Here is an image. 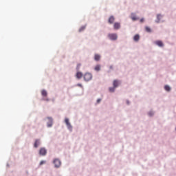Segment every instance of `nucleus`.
<instances>
[{"label": "nucleus", "instance_id": "nucleus-1", "mask_svg": "<svg viewBox=\"0 0 176 176\" xmlns=\"http://www.w3.org/2000/svg\"><path fill=\"white\" fill-rule=\"evenodd\" d=\"M91 79H93V76L91 75V74L86 73L84 75V80H85V82H89V80H91Z\"/></svg>", "mask_w": 176, "mask_h": 176}, {"label": "nucleus", "instance_id": "nucleus-2", "mask_svg": "<svg viewBox=\"0 0 176 176\" xmlns=\"http://www.w3.org/2000/svg\"><path fill=\"white\" fill-rule=\"evenodd\" d=\"M47 153V150L45 148V147H42L39 150V155L40 156H46V154Z\"/></svg>", "mask_w": 176, "mask_h": 176}, {"label": "nucleus", "instance_id": "nucleus-3", "mask_svg": "<svg viewBox=\"0 0 176 176\" xmlns=\"http://www.w3.org/2000/svg\"><path fill=\"white\" fill-rule=\"evenodd\" d=\"M108 37L111 41H116L118 39V34H109Z\"/></svg>", "mask_w": 176, "mask_h": 176}, {"label": "nucleus", "instance_id": "nucleus-4", "mask_svg": "<svg viewBox=\"0 0 176 176\" xmlns=\"http://www.w3.org/2000/svg\"><path fill=\"white\" fill-rule=\"evenodd\" d=\"M65 123L66 124L67 127L69 130H72V125H71V123L69 122V119L65 118Z\"/></svg>", "mask_w": 176, "mask_h": 176}, {"label": "nucleus", "instance_id": "nucleus-5", "mask_svg": "<svg viewBox=\"0 0 176 176\" xmlns=\"http://www.w3.org/2000/svg\"><path fill=\"white\" fill-rule=\"evenodd\" d=\"M54 166L56 167V168H58V167L61 166V161H60V160L58 159H55L54 160Z\"/></svg>", "mask_w": 176, "mask_h": 176}, {"label": "nucleus", "instance_id": "nucleus-6", "mask_svg": "<svg viewBox=\"0 0 176 176\" xmlns=\"http://www.w3.org/2000/svg\"><path fill=\"white\" fill-rule=\"evenodd\" d=\"M49 122H47V127H52L53 126V118L48 117Z\"/></svg>", "mask_w": 176, "mask_h": 176}, {"label": "nucleus", "instance_id": "nucleus-7", "mask_svg": "<svg viewBox=\"0 0 176 176\" xmlns=\"http://www.w3.org/2000/svg\"><path fill=\"white\" fill-rule=\"evenodd\" d=\"M155 45H157L160 47H163L164 46V45L163 44V42L162 41H155Z\"/></svg>", "mask_w": 176, "mask_h": 176}, {"label": "nucleus", "instance_id": "nucleus-8", "mask_svg": "<svg viewBox=\"0 0 176 176\" xmlns=\"http://www.w3.org/2000/svg\"><path fill=\"white\" fill-rule=\"evenodd\" d=\"M39 145H41V140L39 139H37L35 140L34 146V148H37L38 146H39Z\"/></svg>", "mask_w": 176, "mask_h": 176}, {"label": "nucleus", "instance_id": "nucleus-9", "mask_svg": "<svg viewBox=\"0 0 176 176\" xmlns=\"http://www.w3.org/2000/svg\"><path fill=\"white\" fill-rule=\"evenodd\" d=\"M113 28L114 30H119V28H120V23L119 22L115 23L113 25Z\"/></svg>", "mask_w": 176, "mask_h": 176}, {"label": "nucleus", "instance_id": "nucleus-10", "mask_svg": "<svg viewBox=\"0 0 176 176\" xmlns=\"http://www.w3.org/2000/svg\"><path fill=\"white\" fill-rule=\"evenodd\" d=\"M114 21H115V17H113V16H111L109 18L108 22L109 24H113Z\"/></svg>", "mask_w": 176, "mask_h": 176}, {"label": "nucleus", "instance_id": "nucleus-11", "mask_svg": "<svg viewBox=\"0 0 176 176\" xmlns=\"http://www.w3.org/2000/svg\"><path fill=\"white\" fill-rule=\"evenodd\" d=\"M76 76L77 79H80L83 76V74H82V72H78L76 73Z\"/></svg>", "mask_w": 176, "mask_h": 176}, {"label": "nucleus", "instance_id": "nucleus-12", "mask_svg": "<svg viewBox=\"0 0 176 176\" xmlns=\"http://www.w3.org/2000/svg\"><path fill=\"white\" fill-rule=\"evenodd\" d=\"M100 58H101V56L98 54H96L94 56V60L95 61H100Z\"/></svg>", "mask_w": 176, "mask_h": 176}, {"label": "nucleus", "instance_id": "nucleus-13", "mask_svg": "<svg viewBox=\"0 0 176 176\" xmlns=\"http://www.w3.org/2000/svg\"><path fill=\"white\" fill-rule=\"evenodd\" d=\"M113 85L114 87H118L119 86V81L118 80H114L113 82Z\"/></svg>", "mask_w": 176, "mask_h": 176}, {"label": "nucleus", "instance_id": "nucleus-14", "mask_svg": "<svg viewBox=\"0 0 176 176\" xmlns=\"http://www.w3.org/2000/svg\"><path fill=\"white\" fill-rule=\"evenodd\" d=\"M41 95L43 96V97H47V91H46V90L43 89L41 91Z\"/></svg>", "mask_w": 176, "mask_h": 176}, {"label": "nucleus", "instance_id": "nucleus-15", "mask_svg": "<svg viewBox=\"0 0 176 176\" xmlns=\"http://www.w3.org/2000/svg\"><path fill=\"white\" fill-rule=\"evenodd\" d=\"M133 41H135V42H138V41H140V35H135L133 37Z\"/></svg>", "mask_w": 176, "mask_h": 176}, {"label": "nucleus", "instance_id": "nucleus-16", "mask_svg": "<svg viewBox=\"0 0 176 176\" xmlns=\"http://www.w3.org/2000/svg\"><path fill=\"white\" fill-rule=\"evenodd\" d=\"M94 69L95 71H100V69H101V65H97L96 66H95Z\"/></svg>", "mask_w": 176, "mask_h": 176}, {"label": "nucleus", "instance_id": "nucleus-17", "mask_svg": "<svg viewBox=\"0 0 176 176\" xmlns=\"http://www.w3.org/2000/svg\"><path fill=\"white\" fill-rule=\"evenodd\" d=\"M86 29V25H83L81 28H80L79 29V32H82V31H85V30Z\"/></svg>", "mask_w": 176, "mask_h": 176}, {"label": "nucleus", "instance_id": "nucleus-18", "mask_svg": "<svg viewBox=\"0 0 176 176\" xmlns=\"http://www.w3.org/2000/svg\"><path fill=\"white\" fill-rule=\"evenodd\" d=\"M164 89L166 91H170V90H171V88L168 85H165Z\"/></svg>", "mask_w": 176, "mask_h": 176}, {"label": "nucleus", "instance_id": "nucleus-19", "mask_svg": "<svg viewBox=\"0 0 176 176\" xmlns=\"http://www.w3.org/2000/svg\"><path fill=\"white\" fill-rule=\"evenodd\" d=\"M115 89H116V87H110L109 89V91H110V93H113V91H115Z\"/></svg>", "mask_w": 176, "mask_h": 176}, {"label": "nucleus", "instance_id": "nucleus-20", "mask_svg": "<svg viewBox=\"0 0 176 176\" xmlns=\"http://www.w3.org/2000/svg\"><path fill=\"white\" fill-rule=\"evenodd\" d=\"M160 17H162V15L160 14L157 15V23H159V21H160Z\"/></svg>", "mask_w": 176, "mask_h": 176}, {"label": "nucleus", "instance_id": "nucleus-21", "mask_svg": "<svg viewBox=\"0 0 176 176\" xmlns=\"http://www.w3.org/2000/svg\"><path fill=\"white\" fill-rule=\"evenodd\" d=\"M146 31L147 32H151V28H149V27H146Z\"/></svg>", "mask_w": 176, "mask_h": 176}, {"label": "nucleus", "instance_id": "nucleus-22", "mask_svg": "<svg viewBox=\"0 0 176 176\" xmlns=\"http://www.w3.org/2000/svg\"><path fill=\"white\" fill-rule=\"evenodd\" d=\"M46 163V161H41L40 166H42V164H45Z\"/></svg>", "mask_w": 176, "mask_h": 176}, {"label": "nucleus", "instance_id": "nucleus-23", "mask_svg": "<svg viewBox=\"0 0 176 176\" xmlns=\"http://www.w3.org/2000/svg\"><path fill=\"white\" fill-rule=\"evenodd\" d=\"M148 115H149V116H153V112L150 111V112L148 113Z\"/></svg>", "mask_w": 176, "mask_h": 176}, {"label": "nucleus", "instance_id": "nucleus-24", "mask_svg": "<svg viewBox=\"0 0 176 176\" xmlns=\"http://www.w3.org/2000/svg\"><path fill=\"white\" fill-rule=\"evenodd\" d=\"M100 102H101V99H98L97 100V104H100Z\"/></svg>", "mask_w": 176, "mask_h": 176}, {"label": "nucleus", "instance_id": "nucleus-25", "mask_svg": "<svg viewBox=\"0 0 176 176\" xmlns=\"http://www.w3.org/2000/svg\"><path fill=\"white\" fill-rule=\"evenodd\" d=\"M131 19H132V20H133V21L137 20V18H135V16H132Z\"/></svg>", "mask_w": 176, "mask_h": 176}, {"label": "nucleus", "instance_id": "nucleus-26", "mask_svg": "<svg viewBox=\"0 0 176 176\" xmlns=\"http://www.w3.org/2000/svg\"><path fill=\"white\" fill-rule=\"evenodd\" d=\"M140 23H144V19H140Z\"/></svg>", "mask_w": 176, "mask_h": 176}, {"label": "nucleus", "instance_id": "nucleus-27", "mask_svg": "<svg viewBox=\"0 0 176 176\" xmlns=\"http://www.w3.org/2000/svg\"><path fill=\"white\" fill-rule=\"evenodd\" d=\"M77 86H78L79 87H82V84H78Z\"/></svg>", "mask_w": 176, "mask_h": 176}]
</instances>
